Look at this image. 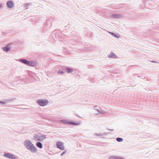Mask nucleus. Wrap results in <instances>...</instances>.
<instances>
[{
	"instance_id": "6",
	"label": "nucleus",
	"mask_w": 159,
	"mask_h": 159,
	"mask_svg": "<svg viewBox=\"0 0 159 159\" xmlns=\"http://www.w3.org/2000/svg\"><path fill=\"white\" fill-rule=\"evenodd\" d=\"M57 147L59 149L63 150L65 149V148L63 143L60 142H57L56 144Z\"/></svg>"
},
{
	"instance_id": "25",
	"label": "nucleus",
	"mask_w": 159,
	"mask_h": 159,
	"mask_svg": "<svg viewBox=\"0 0 159 159\" xmlns=\"http://www.w3.org/2000/svg\"><path fill=\"white\" fill-rule=\"evenodd\" d=\"M95 110L96 111H97L98 112V113H100V110H98V109H95Z\"/></svg>"
},
{
	"instance_id": "11",
	"label": "nucleus",
	"mask_w": 159,
	"mask_h": 159,
	"mask_svg": "<svg viewBox=\"0 0 159 159\" xmlns=\"http://www.w3.org/2000/svg\"><path fill=\"white\" fill-rule=\"evenodd\" d=\"M65 69L66 70L68 73H70L74 71L73 69L72 68H69L68 67H66Z\"/></svg>"
},
{
	"instance_id": "28",
	"label": "nucleus",
	"mask_w": 159,
	"mask_h": 159,
	"mask_svg": "<svg viewBox=\"0 0 159 159\" xmlns=\"http://www.w3.org/2000/svg\"><path fill=\"white\" fill-rule=\"evenodd\" d=\"M29 6V4H26V7H28Z\"/></svg>"
},
{
	"instance_id": "1",
	"label": "nucleus",
	"mask_w": 159,
	"mask_h": 159,
	"mask_svg": "<svg viewBox=\"0 0 159 159\" xmlns=\"http://www.w3.org/2000/svg\"><path fill=\"white\" fill-rule=\"evenodd\" d=\"M24 146L31 152L35 153L37 151L36 147L32 143L31 141L29 140H25L23 143Z\"/></svg>"
},
{
	"instance_id": "7",
	"label": "nucleus",
	"mask_w": 159,
	"mask_h": 159,
	"mask_svg": "<svg viewBox=\"0 0 159 159\" xmlns=\"http://www.w3.org/2000/svg\"><path fill=\"white\" fill-rule=\"evenodd\" d=\"M7 7L10 8H11L14 7V3L13 1L10 0L7 1L6 3Z\"/></svg>"
},
{
	"instance_id": "13",
	"label": "nucleus",
	"mask_w": 159,
	"mask_h": 159,
	"mask_svg": "<svg viewBox=\"0 0 159 159\" xmlns=\"http://www.w3.org/2000/svg\"><path fill=\"white\" fill-rule=\"evenodd\" d=\"M121 15L120 14H114L112 16V17L114 18H119L121 17Z\"/></svg>"
},
{
	"instance_id": "24",
	"label": "nucleus",
	"mask_w": 159,
	"mask_h": 159,
	"mask_svg": "<svg viewBox=\"0 0 159 159\" xmlns=\"http://www.w3.org/2000/svg\"><path fill=\"white\" fill-rule=\"evenodd\" d=\"M117 159H125V158L123 157L118 156Z\"/></svg>"
},
{
	"instance_id": "15",
	"label": "nucleus",
	"mask_w": 159,
	"mask_h": 159,
	"mask_svg": "<svg viewBox=\"0 0 159 159\" xmlns=\"http://www.w3.org/2000/svg\"><path fill=\"white\" fill-rule=\"evenodd\" d=\"M39 139H41V141L44 140L46 138V135H39Z\"/></svg>"
},
{
	"instance_id": "23",
	"label": "nucleus",
	"mask_w": 159,
	"mask_h": 159,
	"mask_svg": "<svg viewBox=\"0 0 159 159\" xmlns=\"http://www.w3.org/2000/svg\"><path fill=\"white\" fill-rule=\"evenodd\" d=\"M100 113L104 114L106 113V112L105 111L102 110V111H100Z\"/></svg>"
},
{
	"instance_id": "19",
	"label": "nucleus",
	"mask_w": 159,
	"mask_h": 159,
	"mask_svg": "<svg viewBox=\"0 0 159 159\" xmlns=\"http://www.w3.org/2000/svg\"><path fill=\"white\" fill-rule=\"evenodd\" d=\"M64 73V71L62 70H59L58 72V74H61L62 75Z\"/></svg>"
},
{
	"instance_id": "29",
	"label": "nucleus",
	"mask_w": 159,
	"mask_h": 159,
	"mask_svg": "<svg viewBox=\"0 0 159 159\" xmlns=\"http://www.w3.org/2000/svg\"><path fill=\"white\" fill-rule=\"evenodd\" d=\"M109 130L111 131H114V129H109Z\"/></svg>"
},
{
	"instance_id": "8",
	"label": "nucleus",
	"mask_w": 159,
	"mask_h": 159,
	"mask_svg": "<svg viewBox=\"0 0 159 159\" xmlns=\"http://www.w3.org/2000/svg\"><path fill=\"white\" fill-rule=\"evenodd\" d=\"M11 44L10 43H9V44L7 45L6 46L2 47V49L5 52H8L11 49V47H10Z\"/></svg>"
},
{
	"instance_id": "3",
	"label": "nucleus",
	"mask_w": 159,
	"mask_h": 159,
	"mask_svg": "<svg viewBox=\"0 0 159 159\" xmlns=\"http://www.w3.org/2000/svg\"><path fill=\"white\" fill-rule=\"evenodd\" d=\"M48 101L47 99H39L37 100L36 103L39 106L44 107L48 103Z\"/></svg>"
},
{
	"instance_id": "16",
	"label": "nucleus",
	"mask_w": 159,
	"mask_h": 159,
	"mask_svg": "<svg viewBox=\"0 0 159 159\" xmlns=\"http://www.w3.org/2000/svg\"><path fill=\"white\" fill-rule=\"evenodd\" d=\"M14 99L12 98H10V99H5L4 101L5 102V104L9 102H11Z\"/></svg>"
},
{
	"instance_id": "12",
	"label": "nucleus",
	"mask_w": 159,
	"mask_h": 159,
	"mask_svg": "<svg viewBox=\"0 0 159 159\" xmlns=\"http://www.w3.org/2000/svg\"><path fill=\"white\" fill-rule=\"evenodd\" d=\"M37 147L40 149L43 148V145L40 142H38L36 144Z\"/></svg>"
},
{
	"instance_id": "26",
	"label": "nucleus",
	"mask_w": 159,
	"mask_h": 159,
	"mask_svg": "<svg viewBox=\"0 0 159 159\" xmlns=\"http://www.w3.org/2000/svg\"><path fill=\"white\" fill-rule=\"evenodd\" d=\"M108 134V133H106V132H105V133H102V134H103V135H106L107 134Z\"/></svg>"
},
{
	"instance_id": "2",
	"label": "nucleus",
	"mask_w": 159,
	"mask_h": 159,
	"mask_svg": "<svg viewBox=\"0 0 159 159\" xmlns=\"http://www.w3.org/2000/svg\"><path fill=\"white\" fill-rule=\"evenodd\" d=\"M19 61L30 66L35 67L38 64L37 62L36 61H28L25 59H19Z\"/></svg>"
},
{
	"instance_id": "14",
	"label": "nucleus",
	"mask_w": 159,
	"mask_h": 159,
	"mask_svg": "<svg viewBox=\"0 0 159 159\" xmlns=\"http://www.w3.org/2000/svg\"><path fill=\"white\" fill-rule=\"evenodd\" d=\"M108 33H110L111 35H112V36H113L116 38H119V36L117 34H116L113 32H109Z\"/></svg>"
},
{
	"instance_id": "31",
	"label": "nucleus",
	"mask_w": 159,
	"mask_h": 159,
	"mask_svg": "<svg viewBox=\"0 0 159 159\" xmlns=\"http://www.w3.org/2000/svg\"><path fill=\"white\" fill-rule=\"evenodd\" d=\"M96 107V106H94V107L95 108V107Z\"/></svg>"
},
{
	"instance_id": "20",
	"label": "nucleus",
	"mask_w": 159,
	"mask_h": 159,
	"mask_svg": "<svg viewBox=\"0 0 159 159\" xmlns=\"http://www.w3.org/2000/svg\"><path fill=\"white\" fill-rule=\"evenodd\" d=\"M96 136H102L103 135V134H102V133L98 134V133H95L94 134Z\"/></svg>"
},
{
	"instance_id": "10",
	"label": "nucleus",
	"mask_w": 159,
	"mask_h": 159,
	"mask_svg": "<svg viewBox=\"0 0 159 159\" xmlns=\"http://www.w3.org/2000/svg\"><path fill=\"white\" fill-rule=\"evenodd\" d=\"M39 135L37 134H35L34 137V139L36 141H41V139H39Z\"/></svg>"
},
{
	"instance_id": "22",
	"label": "nucleus",
	"mask_w": 159,
	"mask_h": 159,
	"mask_svg": "<svg viewBox=\"0 0 159 159\" xmlns=\"http://www.w3.org/2000/svg\"><path fill=\"white\" fill-rule=\"evenodd\" d=\"M66 152V151H64L63 152H62L61 154V156H62L63 155L65 154V153Z\"/></svg>"
},
{
	"instance_id": "27",
	"label": "nucleus",
	"mask_w": 159,
	"mask_h": 159,
	"mask_svg": "<svg viewBox=\"0 0 159 159\" xmlns=\"http://www.w3.org/2000/svg\"><path fill=\"white\" fill-rule=\"evenodd\" d=\"M2 4L0 3V8L2 7Z\"/></svg>"
},
{
	"instance_id": "21",
	"label": "nucleus",
	"mask_w": 159,
	"mask_h": 159,
	"mask_svg": "<svg viewBox=\"0 0 159 159\" xmlns=\"http://www.w3.org/2000/svg\"><path fill=\"white\" fill-rule=\"evenodd\" d=\"M0 104H1V105H3V104H5V102L4 100H3V101H0Z\"/></svg>"
},
{
	"instance_id": "5",
	"label": "nucleus",
	"mask_w": 159,
	"mask_h": 159,
	"mask_svg": "<svg viewBox=\"0 0 159 159\" xmlns=\"http://www.w3.org/2000/svg\"><path fill=\"white\" fill-rule=\"evenodd\" d=\"M3 156L10 159H18V157L9 153H5L3 154Z\"/></svg>"
},
{
	"instance_id": "4",
	"label": "nucleus",
	"mask_w": 159,
	"mask_h": 159,
	"mask_svg": "<svg viewBox=\"0 0 159 159\" xmlns=\"http://www.w3.org/2000/svg\"><path fill=\"white\" fill-rule=\"evenodd\" d=\"M60 121L62 123L65 124H67L75 125H78L80 124V122H75L73 121H68V120H60Z\"/></svg>"
},
{
	"instance_id": "17",
	"label": "nucleus",
	"mask_w": 159,
	"mask_h": 159,
	"mask_svg": "<svg viewBox=\"0 0 159 159\" xmlns=\"http://www.w3.org/2000/svg\"><path fill=\"white\" fill-rule=\"evenodd\" d=\"M118 156H111L109 157V159H117Z\"/></svg>"
},
{
	"instance_id": "30",
	"label": "nucleus",
	"mask_w": 159,
	"mask_h": 159,
	"mask_svg": "<svg viewBox=\"0 0 159 159\" xmlns=\"http://www.w3.org/2000/svg\"><path fill=\"white\" fill-rule=\"evenodd\" d=\"M151 62H154V63H156V62L155 61H152Z\"/></svg>"
},
{
	"instance_id": "9",
	"label": "nucleus",
	"mask_w": 159,
	"mask_h": 159,
	"mask_svg": "<svg viewBox=\"0 0 159 159\" xmlns=\"http://www.w3.org/2000/svg\"><path fill=\"white\" fill-rule=\"evenodd\" d=\"M107 57L108 58L115 59L118 58L117 56L112 52H111L108 55Z\"/></svg>"
},
{
	"instance_id": "18",
	"label": "nucleus",
	"mask_w": 159,
	"mask_h": 159,
	"mask_svg": "<svg viewBox=\"0 0 159 159\" xmlns=\"http://www.w3.org/2000/svg\"><path fill=\"white\" fill-rule=\"evenodd\" d=\"M116 140L117 142H121L123 141V139L121 138L118 137L116 138Z\"/></svg>"
}]
</instances>
